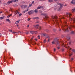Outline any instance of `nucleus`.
<instances>
[{
	"instance_id": "obj_1",
	"label": "nucleus",
	"mask_w": 75,
	"mask_h": 75,
	"mask_svg": "<svg viewBox=\"0 0 75 75\" xmlns=\"http://www.w3.org/2000/svg\"><path fill=\"white\" fill-rule=\"evenodd\" d=\"M52 20L54 23L55 24H56L57 25L59 24L58 22V17L57 16H52Z\"/></svg>"
},
{
	"instance_id": "obj_2",
	"label": "nucleus",
	"mask_w": 75,
	"mask_h": 75,
	"mask_svg": "<svg viewBox=\"0 0 75 75\" xmlns=\"http://www.w3.org/2000/svg\"><path fill=\"white\" fill-rule=\"evenodd\" d=\"M13 2H17V1H18V0H12L11 1H8L7 3V4H10V3H13Z\"/></svg>"
},
{
	"instance_id": "obj_3",
	"label": "nucleus",
	"mask_w": 75,
	"mask_h": 75,
	"mask_svg": "<svg viewBox=\"0 0 75 75\" xmlns=\"http://www.w3.org/2000/svg\"><path fill=\"white\" fill-rule=\"evenodd\" d=\"M71 27H73L74 28L75 27V26L73 25L71 26L70 27H68L67 28V29H66V31H69V30H71Z\"/></svg>"
},
{
	"instance_id": "obj_4",
	"label": "nucleus",
	"mask_w": 75,
	"mask_h": 75,
	"mask_svg": "<svg viewBox=\"0 0 75 75\" xmlns=\"http://www.w3.org/2000/svg\"><path fill=\"white\" fill-rule=\"evenodd\" d=\"M41 15H42V16H45V19H47V18H48V16H47V14L46 13H42L41 14Z\"/></svg>"
},
{
	"instance_id": "obj_5",
	"label": "nucleus",
	"mask_w": 75,
	"mask_h": 75,
	"mask_svg": "<svg viewBox=\"0 0 75 75\" xmlns=\"http://www.w3.org/2000/svg\"><path fill=\"white\" fill-rule=\"evenodd\" d=\"M33 13H34V11L33 10H31L28 12V13L29 15H31V14H33Z\"/></svg>"
},
{
	"instance_id": "obj_6",
	"label": "nucleus",
	"mask_w": 75,
	"mask_h": 75,
	"mask_svg": "<svg viewBox=\"0 0 75 75\" xmlns=\"http://www.w3.org/2000/svg\"><path fill=\"white\" fill-rule=\"evenodd\" d=\"M57 38H55L54 39V41L52 42V43L53 44H55L56 42H57Z\"/></svg>"
},
{
	"instance_id": "obj_7",
	"label": "nucleus",
	"mask_w": 75,
	"mask_h": 75,
	"mask_svg": "<svg viewBox=\"0 0 75 75\" xmlns=\"http://www.w3.org/2000/svg\"><path fill=\"white\" fill-rule=\"evenodd\" d=\"M71 4H74V5H75V0H72L71 2Z\"/></svg>"
},
{
	"instance_id": "obj_8",
	"label": "nucleus",
	"mask_w": 75,
	"mask_h": 75,
	"mask_svg": "<svg viewBox=\"0 0 75 75\" xmlns=\"http://www.w3.org/2000/svg\"><path fill=\"white\" fill-rule=\"evenodd\" d=\"M62 7V6H60V7L57 9V11H60V10H61Z\"/></svg>"
},
{
	"instance_id": "obj_9",
	"label": "nucleus",
	"mask_w": 75,
	"mask_h": 75,
	"mask_svg": "<svg viewBox=\"0 0 75 75\" xmlns=\"http://www.w3.org/2000/svg\"><path fill=\"white\" fill-rule=\"evenodd\" d=\"M34 27L36 28H38V27H39V25H34Z\"/></svg>"
},
{
	"instance_id": "obj_10",
	"label": "nucleus",
	"mask_w": 75,
	"mask_h": 75,
	"mask_svg": "<svg viewBox=\"0 0 75 75\" xmlns=\"http://www.w3.org/2000/svg\"><path fill=\"white\" fill-rule=\"evenodd\" d=\"M44 8V7L43 6H40V7H38L37 8V9H40V8Z\"/></svg>"
},
{
	"instance_id": "obj_11",
	"label": "nucleus",
	"mask_w": 75,
	"mask_h": 75,
	"mask_svg": "<svg viewBox=\"0 0 75 75\" xmlns=\"http://www.w3.org/2000/svg\"><path fill=\"white\" fill-rule=\"evenodd\" d=\"M38 11V9H36L35 10L33 11V12H35V13H37Z\"/></svg>"
},
{
	"instance_id": "obj_12",
	"label": "nucleus",
	"mask_w": 75,
	"mask_h": 75,
	"mask_svg": "<svg viewBox=\"0 0 75 75\" xmlns=\"http://www.w3.org/2000/svg\"><path fill=\"white\" fill-rule=\"evenodd\" d=\"M67 16H66V17H68V15H69V18H71V16L72 15H71V14L70 13H67Z\"/></svg>"
},
{
	"instance_id": "obj_13",
	"label": "nucleus",
	"mask_w": 75,
	"mask_h": 75,
	"mask_svg": "<svg viewBox=\"0 0 75 75\" xmlns=\"http://www.w3.org/2000/svg\"><path fill=\"white\" fill-rule=\"evenodd\" d=\"M56 43H57V44L58 45H59V42L58 41V39H57V41L56 42Z\"/></svg>"
},
{
	"instance_id": "obj_14",
	"label": "nucleus",
	"mask_w": 75,
	"mask_h": 75,
	"mask_svg": "<svg viewBox=\"0 0 75 75\" xmlns=\"http://www.w3.org/2000/svg\"><path fill=\"white\" fill-rule=\"evenodd\" d=\"M6 21H8L9 23H11V22H10V19H7L6 20Z\"/></svg>"
},
{
	"instance_id": "obj_15",
	"label": "nucleus",
	"mask_w": 75,
	"mask_h": 75,
	"mask_svg": "<svg viewBox=\"0 0 75 75\" xmlns=\"http://www.w3.org/2000/svg\"><path fill=\"white\" fill-rule=\"evenodd\" d=\"M48 1L49 3H52V2H53V1L52 0H49Z\"/></svg>"
},
{
	"instance_id": "obj_16",
	"label": "nucleus",
	"mask_w": 75,
	"mask_h": 75,
	"mask_svg": "<svg viewBox=\"0 0 75 75\" xmlns=\"http://www.w3.org/2000/svg\"><path fill=\"white\" fill-rule=\"evenodd\" d=\"M71 33V34H75V32L74 31H72Z\"/></svg>"
},
{
	"instance_id": "obj_17",
	"label": "nucleus",
	"mask_w": 75,
	"mask_h": 75,
	"mask_svg": "<svg viewBox=\"0 0 75 75\" xmlns=\"http://www.w3.org/2000/svg\"><path fill=\"white\" fill-rule=\"evenodd\" d=\"M27 7V5H23V8H26Z\"/></svg>"
},
{
	"instance_id": "obj_18",
	"label": "nucleus",
	"mask_w": 75,
	"mask_h": 75,
	"mask_svg": "<svg viewBox=\"0 0 75 75\" xmlns=\"http://www.w3.org/2000/svg\"><path fill=\"white\" fill-rule=\"evenodd\" d=\"M29 10L28 9L25 11H24L23 12V13H25V12H27V11H28Z\"/></svg>"
},
{
	"instance_id": "obj_19",
	"label": "nucleus",
	"mask_w": 75,
	"mask_h": 75,
	"mask_svg": "<svg viewBox=\"0 0 75 75\" xmlns=\"http://www.w3.org/2000/svg\"><path fill=\"white\" fill-rule=\"evenodd\" d=\"M71 20L72 21H73L74 22V23H75V19H71Z\"/></svg>"
},
{
	"instance_id": "obj_20",
	"label": "nucleus",
	"mask_w": 75,
	"mask_h": 75,
	"mask_svg": "<svg viewBox=\"0 0 75 75\" xmlns=\"http://www.w3.org/2000/svg\"><path fill=\"white\" fill-rule=\"evenodd\" d=\"M16 13L17 14H19V12H18L17 11H16Z\"/></svg>"
},
{
	"instance_id": "obj_21",
	"label": "nucleus",
	"mask_w": 75,
	"mask_h": 75,
	"mask_svg": "<svg viewBox=\"0 0 75 75\" xmlns=\"http://www.w3.org/2000/svg\"><path fill=\"white\" fill-rule=\"evenodd\" d=\"M21 7L22 8H24V5H21Z\"/></svg>"
},
{
	"instance_id": "obj_22",
	"label": "nucleus",
	"mask_w": 75,
	"mask_h": 75,
	"mask_svg": "<svg viewBox=\"0 0 75 75\" xmlns=\"http://www.w3.org/2000/svg\"><path fill=\"white\" fill-rule=\"evenodd\" d=\"M19 21H20V20L17 21L16 22V24H18L19 23Z\"/></svg>"
},
{
	"instance_id": "obj_23",
	"label": "nucleus",
	"mask_w": 75,
	"mask_h": 75,
	"mask_svg": "<svg viewBox=\"0 0 75 75\" xmlns=\"http://www.w3.org/2000/svg\"><path fill=\"white\" fill-rule=\"evenodd\" d=\"M30 33L31 34H33V33H34V32L33 31H30Z\"/></svg>"
},
{
	"instance_id": "obj_24",
	"label": "nucleus",
	"mask_w": 75,
	"mask_h": 75,
	"mask_svg": "<svg viewBox=\"0 0 75 75\" xmlns=\"http://www.w3.org/2000/svg\"><path fill=\"white\" fill-rule=\"evenodd\" d=\"M12 33H13L14 34H17V32H12Z\"/></svg>"
},
{
	"instance_id": "obj_25",
	"label": "nucleus",
	"mask_w": 75,
	"mask_h": 75,
	"mask_svg": "<svg viewBox=\"0 0 75 75\" xmlns=\"http://www.w3.org/2000/svg\"><path fill=\"white\" fill-rule=\"evenodd\" d=\"M64 48L62 49L61 50L62 51V52H64Z\"/></svg>"
},
{
	"instance_id": "obj_26",
	"label": "nucleus",
	"mask_w": 75,
	"mask_h": 75,
	"mask_svg": "<svg viewBox=\"0 0 75 75\" xmlns=\"http://www.w3.org/2000/svg\"><path fill=\"white\" fill-rule=\"evenodd\" d=\"M57 4H59V5H60V6H62V5H61V4L60 3H57Z\"/></svg>"
},
{
	"instance_id": "obj_27",
	"label": "nucleus",
	"mask_w": 75,
	"mask_h": 75,
	"mask_svg": "<svg viewBox=\"0 0 75 75\" xmlns=\"http://www.w3.org/2000/svg\"><path fill=\"white\" fill-rule=\"evenodd\" d=\"M60 17H61V19H62V18H64L63 17V16H59Z\"/></svg>"
},
{
	"instance_id": "obj_28",
	"label": "nucleus",
	"mask_w": 75,
	"mask_h": 75,
	"mask_svg": "<svg viewBox=\"0 0 75 75\" xmlns=\"http://www.w3.org/2000/svg\"><path fill=\"white\" fill-rule=\"evenodd\" d=\"M72 12H74V11H75V8L74 9H72Z\"/></svg>"
},
{
	"instance_id": "obj_29",
	"label": "nucleus",
	"mask_w": 75,
	"mask_h": 75,
	"mask_svg": "<svg viewBox=\"0 0 75 75\" xmlns=\"http://www.w3.org/2000/svg\"><path fill=\"white\" fill-rule=\"evenodd\" d=\"M3 18H4V17H0V20H3Z\"/></svg>"
},
{
	"instance_id": "obj_30",
	"label": "nucleus",
	"mask_w": 75,
	"mask_h": 75,
	"mask_svg": "<svg viewBox=\"0 0 75 75\" xmlns=\"http://www.w3.org/2000/svg\"><path fill=\"white\" fill-rule=\"evenodd\" d=\"M67 40H70V38L68 37L67 38Z\"/></svg>"
},
{
	"instance_id": "obj_31",
	"label": "nucleus",
	"mask_w": 75,
	"mask_h": 75,
	"mask_svg": "<svg viewBox=\"0 0 75 75\" xmlns=\"http://www.w3.org/2000/svg\"><path fill=\"white\" fill-rule=\"evenodd\" d=\"M29 7H31L32 6V4H31L29 5Z\"/></svg>"
},
{
	"instance_id": "obj_32",
	"label": "nucleus",
	"mask_w": 75,
	"mask_h": 75,
	"mask_svg": "<svg viewBox=\"0 0 75 75\" xmlns=\"http://www.w3.org/2000/svg\"><path fill=\"white\" fill-rule=\"evenodd\" d=\"M53 31L54 32H55V31H57V30L55 29H53Z\"/></svg>"
},
{
	"instance_id": "obj_33",
	"label": "nucleus",
	"mask_w": 75,
	"mask_h": 75,
	"mask_svg": "<svg viewBox=\"0 0 75 75\" xmlns=\"http://www.w3.org/2000/svg\"><path fill=\"white\" fill-rule=\"evenodd\" d=\"M22 13H20L19 14V16H22Z\"/></svg>"
},
{
	"instance_id": "obj_34",
	"label": "nucleus",
	"mask_w": 75,
	"mask_h": 75,
	"mask_svg": "<svg viewBox=\"0 0 75 75\" xmlns=\"http://www.w3.org/2000/svg\"><path fill=\"white\" fill-rule=\"evenodd\" d=\"M57 48L58 50H59V49H60V47H57Z\"/></svg>"
},
{
	"instance_id": "obj_35",
	"label": "nucleus",
	"mask_w": 75,
	"mask_h": 75,
	"mask_svg": "<svg viewBox=\"0 0 75 75\" xmlns=\"http://www.w3.org/2000/svg\"><path fill=\"white\" fill-rule=\"evenodd\" d=\"M35 19H39V18L38 17H35Z\"/></svg>"
},
{
	"instance_id": "obj_36",
	"label": "nucleus",
	"mask_w": 75,
	"mask_h": 75,
	"mask_svg": "<svg viewBox=\"0 0 75 75\" xmlns=\"http://www.w3.org/2000/svg\"><path fill=\"white\" fill-rule=\"evenodd\" d=\"M46 35V33H44L43 35L44 36H45V35Z\"/></svg>"
},
{
	"instance_id": "obj_37",
	"label": "nucleus",
	"mask_w": 75,
	"mask_h": 75,
	"mask_svg": "<svg viewBox=\"0 0 75 75\" xmlns=\"http://www.w3.org/2000/svg\"><path fill=\"white\" fill-rule=\"evenodd\" d=\"M54 1H58V0H54Z\"/></svg>"
},
{
	"instance_id": "obj_38",
	"label": "nucleus",
	"mask_w": 75,
	"mask_h": 75,
	"mask_svg": "<svg viewBox=\"0 0 75 75\" xmlns=\"http://www.w3.org/2000/svg\"><path fill=\"white\" fill-rule=\"evenodd\" d=\"M39 30H41V27L39 26Z\"/></svg>"
},
{
	"instance_id": "obj_39",
	"label": "nucleus",
	"mask_w": 75,
	"mask_h": 75,
	"mask_svg": "<svg viewBox=\"0 0 75 75\" xmlns=\"http://www.w3.org/2000/svg\"><path fill=\"white\" fill-rule=\"evenodd\" d=\"M44 42H46V40H44Z\"/></svg>"
},
{
	"instance_id": "obj_40",
	"label": "nucleus",
	"mask_w": 75,
	"mask_h": 75,
	"mask_svg": "<svg viewBox=\"0 0 75 75\" xmlns=\"http://www.w3.org/2000/svg\"><path fill=\"white\" fill-rule=\"evenodd\" d=\"M13 31L12 30H9V32H11L12 33V32H12Z\"/></svg>"
},
{
	"instance_id": "obj_41",
	"label": "nucleus",
	"mask_w": 75,
	"mask_h": 75,
	"mask_svg": "<svg viewBox=\"0 0 75 75\" xmlns=\"http://www.w3.org/2000/svg\"><path fill=\"white\" fill-rule=\"evenodd\" d=\"M34 33H35V34H37V31L34 32Z\"/></svg>"
},
{
	"instance_id": "obj_42",
	"label": "nucleus",
	"mask_w": 75,
	"mask_h": 75,
	"mask_svg": "<svg viewBox=\"0 0 75 75\" xmlns=\"http://www.w3.org/2000/svg\"><path fill=\"white\" fill-rule=\"evenodd\" d=\"M39 11L40 13H41L42 12V11Z\"/></svg>"
},
{
	"instance_id": "obj_43",
	"label": "nucleus",
	"mask_w": 75,
	"mask_h": 75,
	"mask_svg": "<svg viewBox=\"0 0 75 75\" xmlns=\"http://www.w3.org/2000/svg\"><path fill=\"white\" fill-rule=\"evenodd\" d=\"M71 61H73V60H74V58H72L71 59Z\"/></svg>"
},
{
	"instance_id": "obj_44",
	"label": "nucleus",
	"mask_w": 75,
	"mask_h": 75,
	"mask_svg": "<svg viewBox=\"0 0 75 75\" xmlns=\"http://www.w3.org/2000/svg\"><path fill=\"white\" fill-rule=\"evenodd\" d=\"M31 19V18H28V21H30V20Z\"/></svg>"
},
{
	"instance_id": "obj_45",
	"label": "nucleus",
	"mask_w": 75,
	"mask_h": 75,
	"mask_svg": "<svg viewBox=\"0 0 75 75\" xmlns=\"http://www.w3.org/2000/svg\"><path fill=\"white\" fill-rule=\"evenodd\" d=\"M25 33L26 34H28V32H25Z\"/></svg>"
},
{
	"instance_id": "obj_46",
	"label": "nucleus",
	"mask_w": 75,
	"mask_h": 75,
	"mask_svg": "<svg viewBox=\"0 0 75 75\" xmlns=\"http://www.w3.org/2000/svg\"><path fill=\"white\" fill-rule=\"evenodd\" d=\"M10 17V16H9V15L7 17V18H9Z\"/></svg>"
},
{
	"instance_id": "obj_47",
	"label": "nucleus",
	"mask_w": 75,
	"mask_h": 75,
	"mask_svg": "<svg viewBox=\"0 0 75 75\" xmlns=\"http://www.w3.org/2000/svg\"><path fill=\"white\" fill-rule=\"evenodd\" d=\"M34 1H33L32 2V4H34Z\"/></svg>"
},
{
	"instance_id": "obj_48",
	"label": "nucleus",
	"mask_w": 75,
	"mask_h": 75,
	"mask_svg": "<svg viewBox=\"0 0 75 75\" xmlns=\"http://www.w3.org/2000/svg\"><path fill=\"white\" fill-rule=\"evenodd\" d=\"M11 16H12V14H10L9 15V17H11Z\"/></svg>"
},
{
	"instance_id": "obj_49",
	"label": "nucleus",
	"mask_w": 75,
	"mask_h": 75,
	"mask_svg": "<svg viewBox=\"0 0 75 75\" xmlns=\"http://www.w3.org/2000/svg\"><path fill=\"white\" fill-rule=\"evenodd\" d=\"M72 55V54H69V56H71V55Z\"/></svg>"
},
{
	"instance_id": "obj_50",
	"label": "nucleus",
	"mask_w": 75,
	"mask_h": 75,
	"mask_svg": "<svg viewBox=\"0 0 75 75\" xmlns=\"http://www.w3.org/2000/svg\"><path fill=\"white\" fill-rule=\"evenodd\" d=\"M56 51V49L55 48L54 49V51Z\"/></svg>"
},
{
	"instance_id": "obj_51",
	"label": "nucleus",
	"mask_w": 75,
	"mask_h": 75,
	"mask_svg": "<svg viewBox=\"0 0 75 75\" xmlns=\"http://www.w3.org/2000/svg\"><path fill=\"white\" fill-rule=\"evenodd\" d=\"M48 37H48V36H47L46 37V38H48Z\"/></svg>"
},
{
	"instance_id": "obj_52",
	"label": "nucleus",
	"mask_w": 75,
	"mask_h": 75,
	"mask_svg": "<svg viewBox=\"0 0 75 75\" xmlns=\"http://www.w3.org/2000/svg\"><path fill=\"white\" fill-rule=\"evenodd\" d=\"M21 33V32H20V31H19V32H18V33Z\"/></svg>"
},
{
	"instance_id": "obj_53",
	"label": "nucleus",
	"mask_w": 75,
	"mask_h": 75,
	"mask_svg": "<svg viewBox=\"0 0 75 75\" xmlns=\"http://www.w3.org/2000/svg\"><path fill=\"white\" fill-rule=\"evenodd\" d=\"M1 13H2V11H1L0 12V14H1Z\"/></svg>"
},
{
	"instance_id": "obj_54",
	"label": "nucleus",
	"mask_w": 75,
	"mask_h": 75,
	"mask_svg": "<svg viewBox=\"0 0 75 75\" xmlns=\"http://www.w3.org/2000/svg\"><path fill=\"white\" fill-rule=\"evenodd\" d=\"M1 36V33H0V36Z\"/></svg>"
},
{
	"instance_id": "obj_55",
	"label": "nucleus",
	"mask_w": 75,
	"mask_h": 75,
	"mask_svg": "<svg viewBox=\"0 0 75 75\" xmlns=\"http://www.w3.org/2000/svg\"><path fill=\"white\" fill-rule=\"evenodd\" d=\"M46 31H48V30H46Z\"/></svg>"
},
{
	"instance_id": "obj_56",
	"label": "nucleus",
	"mask_w": 75,
	"mask_h": 75,
	"mask_svg": "<svg viewBox=\"0 0 75 75\" xmlns=\"http://www.w3.org/2000/svg\"><path fill=\"white\" fill-rule=\"evenodd\" d=\"M48 42L50 41V39H48Z\"/></svg>"
},
{
	"instance_id": "obj_57",
	"label": "nucleus",
	"mask_w": 75,
	"mask_h": 75,
	"mask_svg": "<svg viewBox=\"0 0 75 75\" xmlns=\"http://www.w3.org/2000/svg\"><path fill=\"white\" fill-rule=\"evenodd\" d=\"M35 40L36 41H37V39H35Z\"/></svg>"
},
{
	"instance_id": "obj_58",
	"label": "nucleus",
	"mask_w": 75,
	"mask_h": 75,
	"mask_svg": "<svg viewBox=\"0 0 75 75\" xmlns=\"http://www.w3.org/2000/svg\"><path fill=\"white\" fill-rule=\"evenodd\" d=\"M27 27H29V25H28Z\"/></svg>"
},
{
	"instance_id": "obj_59",
	"label": "nucleus",
	"mask_w": 75,
	"mask_h": 75,
	"mask_svg": "<svg viewBox=\"0 0 75 75\" xmlns=\"http://www.w3.org/2000/svg\"><path fill=\"white\" fill-rule=\"evenodd\" d=\"M59 31H61V29H59Z\"/></svg>"
},
{
	"instance_id": "obj_60",
	"label": "nucleus",
	"mask_w": 75,
	"mask_h": 75,
	"mask_svg": "<svg viewBox=\"0 0 75 75\" xmlns=\"http://www.w3.org/2000/svg\"><path fill=\"white\" fill-rule=\"evenodd\" d=\"M33 19H35V18H33Z\"/></svg>"
},
{
	"instance_id": "obj_61",
	"label": "nucleus",
	"mask_w": 75,
	"mask_h": 75,
	"mask_svg": "<svg viewBox=\"0 0 75 75\" xmlns=\"http://www.w3.org/2000/svg\"><path fill=\"white\" fill-rule=\"evenodd\" d=\"M69 50H72V49L71 48H69Z\"/></svg>"
},
{
	"instance_id": "obj_62",
	"label": "nucleus",
	"mask_w": 75,
	"mask_h": 75,
	"mask_svg": "<svg viewBox=\"0 0 75 75\" xmlns=\"http://www.w3.org/2000/svg\"><path fill=\"white\" fill-rule=\"evenodd\" d=\"M69 44H71V42H69Z\"/></svg>"
},
{
	"instance_id": "obj_63",
	"label": "nucleus",
	"mask_w": 75,
	"mask_h": 75,
	"mask_svg": "<svg viewBox=\"0 0 75 75\" xmlns=\"http://www.w3.org/2000/svg\"><path fill=\"white\" fill-rule=\"evenodd\" d=\"M38 38H39V37H40V36H38Z\"/></svg>"
},
{
	"instance_id": "obj_64",
	"label": "nucleus",
	"mask_w": 75,
	"mask_h": 75,
	"mask_svg": "<svg viewBox=\"0 0 75 75\" xmlns=\"http://www.w3.org/2000/svg\"><path fill=\"white\" fill-rule=\"evenodd\" d=\"M18 25H17V27H18Z\"/></svg>"
}]
</instances>
